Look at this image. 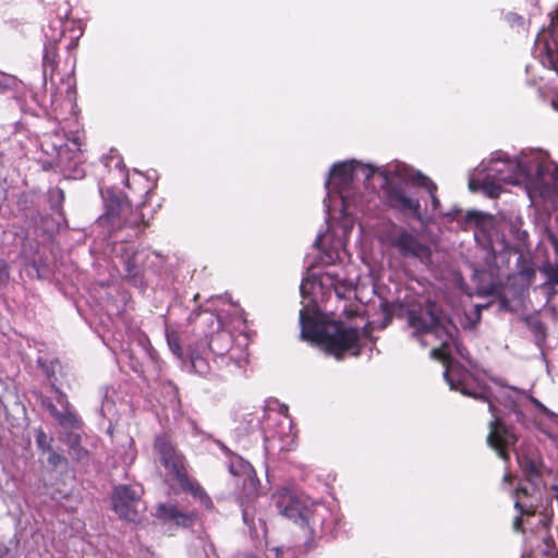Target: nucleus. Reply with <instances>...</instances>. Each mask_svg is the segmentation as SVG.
Listing matches in <instances>:
<instances>
[{"label":"nucleus","mask_w":558,"mask_h":558,"mask_svg":"<svg viewBox=\"0 0 558 558\" xmlns=\"http://www.w3.org/2000/svg\"><path fill=\"white\" fill-rule=\"evenodd\" d=\"M301 336L317 344L326 353L342 360L345 353L361 354L362 344L359 328L347 327L340 320H323L301 311Z\"/></svg>","instance_id":"nucleus-1"},{"label":"nucleus","mask_w":558,"mask_h":558,"mask_svg":"<svg viewBox=\"0 0 558 558\" xmlns=\"http://www.w3.org/2000/svg\"><path fill=\"white\" fill-rule=\"evenodd\" d=\"M154 450L158 453L161 464L171 471L184 493L190 494L206 510L215 508L214 502L199 482L189 475L186 458L174 445L170 435L163 433L156 435Z\"/></svg>","instance_id":"nucleus-2"},{"label":"nucleus","mask_w":558,"mask_h":558,"mask_svg":"<svg viewBox=\"0 0 558 558\" xmlns=\"http://www.w3.org/2000/svg\"><path fill=\"white\" fill-rule=\"evenodd\" d=\"M305 534V549L315 547L316 539L332 535L336 519L332 511L323 502L310 501L298 524Z\"/></svg>","instance_id":"nucleus-3"},{"label":"nucleus","mask_w":558,"mask_h":558,"mask_svg":"<svg viewBox=\"0 0 558 558\" xmlns=\"http://www.w3.org/2000/svg\"><path fill=\"white\" fill-rule=\"evenodd\" d=\"M232 343V333L222 328L213 332L207 343L211 353L217 357L216 363L220 367H226V372L221 374L222 377L240 375L245 368V359H235L229 354Z\"/></svg>","instance_id":"nucleus-4"},{"label":"nucleus","mask_w":558,"mask_h":558,"mask_svg":"<svg viewBox=\"0 0 558 558\" xmlns=\"http://www.w3.org/2000/svg\"><path fill=\"white\" fill-rule=\"evenodd\" d=\"M388 240L390 246L403 258L424 262L432 256L430 247L420 239L418 234L403 227L395 225L388 234Z\"/></svg>","instance_id":"nucleus-5"},{"label":"nucleus","mask_w":558,"mask_h":558,"mask_svg":"<svg viewBox=\"0 0 558 558\" xmlns=\"http://www.w3.org/2000/svg\"><path fill=\"white\" fill-rule=\"evenodd\" d=\"M534 53L545 68L558 75V8L551 15L548 28L538 33Z\"/></svg>","instance_id":"nucleus-6"},{"label":"nucleus","mask_w":558,"mask_h":558,"mask_svg":"<svg viewBox=\"0 0 558 558\" xmlns=\"http://www.w3.org/2000/svg\"><path fill=\"white\" fill-rule=\"evenodd\" d=\"M534 53L545 68L558 75V8L551 15L548 28L538 33Z\"/></svg>","instance_id":"nucleus-7"},{"label":"nucleus","mask_w":558,"mask_h":558,"mask_svg":"<svg viewBox=\"0 0 558 558\" xmlns=\"http://www.w3.org/2000/svg\"><path fill=\"white\" fill-rule=\"evenodd\" d=\"M143 488L120 484L113 487L111 494L112 510L129 522H135L138 518V506L142 502Z\"/></svg>","instance_id":"nucleus-8"},{"label":"nucleus","mask_w":558,"mask_h":558,"mask_svg":"<svg viewBox=\"0 0 558 558\" xmlns=\"http://www.w3.org/2000/svg\"><path fill=\"white\" fill-rule=\"evenodd\" d=\"M271 501L280 515L298 525L311 500L293 489L283 487L271 495Z\"/></svg>","instance_id":"nucleus-9"},{"label":"nucleus","mask_w":558,"mask_h":558,"mask_svg":"<svg viewBox=\"0 0 558 558\" xmlns=\"http://www.w3.org/2000/svg\"><path fill=\"white\" fill-rule=\"evenodd\" d=\"M102 219L113 230H119L124 227L136 228L140 227L141 223L146 226V223L140 220L138 216L134 214L129 201L120 196H113L107 201L106 214Z\"/></svg>","instance_id":"nucleus-10"},{"label":"nucleus","mask_w":558,"mask_h":558,"mask_svg":"<svg viewBox=\"0 0 558 558\" xmlns=\"http://www.w3.org/2000/svg\"><path fill=\"white\" fill-rule=\"evenodd\" d=\"M383 193L389 208L422 220L420 199L408 196L400 184L387 180L383 185Z\"/></svg>","instance_id":"nucleus-11"},{"label":"nucleus","mask_w":558,"mask_h":558,"mask_svg":"<svg viewBox=\"0 0 558 558\" xmlns=\"http://www.w3.org/2000/svg\"><path fill=\"white\" fill-rule=\"evenodd\" d=\"M517 436L511 429L502 422L501 418L495 417L489 423V433L487 435V444L494 450H496L499 458L504 461L510 459L509 446H513L517 442Z\"/></svg>","instance_id":"nucleus-12"},{"label":"nucleus","mask_w":558,"mask_h":558,"mask_svg":"<svg viewBox=\"0 0 558 558\" xmlns=\"http://www.w3.org/2000/svg\"><path fill=\"white\" fill-rule=\"evenodd\" d=\"M409 325L415 329L416 333H438L444 329L440 320L439 311L434 302H427L425 312L410 311L408 313Z\"/></svg>","instance_id":"nucleus-13"},{"label":"nucleus","mask_w":558,"mask_h":558,"mask_svg":"<svg viewBox=\"0 0 558 558\" xmlns=\"http://www.w3.org/2000/svg\"><path fill=\"white\" fill-rule=\"evenodd\" d=\"M157 517L163 522H171L178 527L190 529L198 521L195 510L183 511L175 505L160 504L157 507Z\"/></svg>","instance_id":"nucleus-14"},{"label":"nucleus","mask_w":558,"mask_h":558,"mask_svg":"<svg viewBox=\"0 0 558 558\" xmlns=\"http://www.w3.org/2000/svg\"><path fill=\"white\" fill-rule=\"evenodd\" d=\"M489 171L493 172L492 177L494 180L508 184H517L523 175L522 165L518 160L509 158L506 160H492Z\"/></svg>","instance_id":"nucleus-15"},{"label":"nucleus","mask_w":558,"mask_h":558,"mask_svg":"<svg viewBox=\"0 0 558 558\" xmlns=\"http://www.w3.org/2000/svg\"><path fill=\"white\" fill-rule=\"evenodd\" d=\"M465 374V369L461 366H447L445 372V378L447 383L450 385V388L453 390L460 391L463 396L473 398L475 400H480L483 402L488 403L489 411L495 414L496 407L495 404L489 400V398L485 393L472 391L468 389L461 377Z\"/></svg>","instance_id":"nucleus-16"},{"label":"nucleus","mask_w":558,"mask_h":558,"mask_svg":"<svg viewBox=\"0 0 558 558\" xmlns=\"http://www.w3.org/2000/svg\"><path fill=\"white\" fill-rule=\"evenodd\" d=\"M354 167L351 162H339L332 166L328 183L335 185L340 192L349 189L353 181Z\"/></svg>","instance_id":"nucleus-17"},{"label":"nucleus","mask_w":558,"mask_h":558,"mask_svg":"<svg viewBox=\"0 0 558 558\" xmlns=\"http://www.w3.org/2000/svg\"><path fill=\"white\" fill-rule=\"evenodd\" d=\"M62 34H60L59 38L49 40L44 46V54H43V74L45 80L49 77L52 80L58 64H59V54H58V43L61 39Z\"/></svg>","instance_id":"nucleus-18"},{"label":"nucleus","mask_w":558,"mask_h":558,"mask_svg":"<svg viewBox=\"0 0 558 558\" xmlns=\"http://www.w3.org/2000/svg\"><path fill=\"white\" fill-rule=\"evenodd\" d=\"M138 252L133 245L123 244L120 250V257L122 259L126 276L131 279H136L142 274V268L137 263Z\"/></svg>","instance_id":"nucleus-19"},{"label":"nucleus","mask_w":558,"mask_h":558,"mask_svg":"<svg viewBox=\"0 0 558 558\" xmlns=\"http://www.w3.org/2000/svg\"><path fill=\"white\" fill-rule=\"evenodd\" d=\"M246 471L242 475L241 494L246 501H252L259 496L260 481L253 466H245Z\"/></svg>","instance_id":"nucleus-20"},{"label":"nucleus","mask_w":558,"mask_h":558,"mask_svg":"<svg viewBox=\"0 0 558 558\" xmlns=\"http://www.w3.org/2000/svg\"><path fill=\"white\" fill-rule=\"evenodd\" d=\"M325 279L333 288L335 293L339 299H347V294L354 290L352 281L341 278L336 272L327 271L325 274Z\"/></svg>","instance_id":"nucleus-21"},{"label":"nucleus","mask_w":558,"mask_h":558,"mask_svg":"<svg viewBox=\"0 0 558 558\" xmlns=\"http://www.w3.org/2000/svg\"><path fill=\"white\" fill-rule=\"evenodd\" d=\"M81 440L78 434H69L68 436L69 456L73 462H82L89 458V451L81 445Z\"/></svg>","instance_id":"nucleus-22"},{"label":"nucleus","mask_w":558,"mask_h":558,"mask_svg":"<svg viewBox=\"0 0 558 558\" xmlns=\"http://www.w3.org/2000/svg\"><path fill=\"white\" fill-rule=\"evenodd\" d=\"M57 422L62 427H65V428L77 429V428H81V426L83 425L82 420L76 415V413L71 411L70 408H65L64 411H61V413L59 414V416L57 418Z\"/></svg>","instance_id":"nucleus-23"},{"label":"nucleus","mask_w":558,"mask_h":558,"mask_svg":"<svg viewBox=\"0 0 558 558\" xmlns=\"http://www.w3.org/2000/svg\"><path fill=\"white\" fill-rule=\"evenodd\" d=\"M190 360L192 368L195 373L201 376H206L210 372V365L205 357H203L198 351L191 349L190 350Z\"/></svg>","instance_id":"nucleus-24"},{"label":"nucleus","mask_w":558,"mask_h":558,"mask_svg":"<svg viewBox=\"0 0 558 558\" xmlns=\"http://www.w3.org/2000/svg\"><path fill=\"white\" fill-rule=\"evenodd\" d=\"M65 199L64 191L56 187L49 191L48 201L50 208L60 216H64L63 203Z\"/></svg>","instance_id":"nucleus-25"},{"label":"nucleus","mask_w":558,"mask_h":558,"mask_svg":"<svg viewBox=\"0 0 558 558\" xmlns=\"http://www.w3.org/2000/svg\"><path fill=\"white\" fill-rule=\"evenodd\" d=\"M520 465L522 469V472L525 476H527L530 480L532 478H541L542 473V463L537 462L530 458H523L520 461Z\"/></svg>","instance_id":"nucleus-26"},{"label":"nucleus","mask_w":558,"mask_h":558,"mask_svg":"<svg viewBox=\"0 0 558 558\" xmlns=\"http://www.w3.org/2000/svg\"><path fill=\"white\" fill-rule=\"evenodd\" d=\"M35 439L39 450L43 452L51 451L52 437H49L41 427L35 430Z\"/></svg>","instance_id":"nucleus-27"},{"label":"nucleus","mask_w":558,"mask_h":558,"mask_svg":"<svg viewBox=\"0 0 558 558\" xmlns=\"http://www.w3.org/2000/svg\"><path fill=\"white\" fill-rule=\"evenodd\" d=\"M524 322L527 326V328L537 337H545L546 335V327L542 323V320L534 318V317H525Z\"/></svg>","instance_id":"nucleus-28"},{"label":"nucleus","mask_w":558,"mask_h":558,"mask_svg":"<svg viewBox=\"0 0 558 558\" xmlns=\"http://www.w3.org/2000/svg\"><path fill=\"white\" fill-rule=\"evenodd\" d=\"M492 174H489L483 182V185H482V189L484 191V193L490 197V198H497L499 197L500 193H501V186L496 183L495 181H489L488 178L490 177Z\"/></svg>","instance_id":"nucleus-29"},{"label":"nucleus","mask_w":558,"mask_h":558,"mask_svg":"<svg viewBox=\"0 0 558 558\" xmlns=\"http://www.w3.org/2000/svg\"><path fill=\"white\" fill-rule=\"evenodd\" d=\"M412 180L424 187L428 193L437 192V185L422 172H416Z\"/></svg>","instance_id":"nucleus-30"},{"label":"nucleus","mask_w":558,"mask_h":558,"mask_svg":"<svg viewBox=\"0 0 558 558\" xmlns=\"http://www.w3.org/2000/svg\"><path fill=\"white\" fill-rule=\"evenodd\" d=\"M245 466H252L251 463L247 461L242 460L241 458H238L229 464V471L234 476L241 477L242 475L247 472Z\"/></svg>","instance_id":"nucleus-31"},{"label":"nucleus","mask_w":558,"mask_h":558,"mask_svg":"<svg viewBox=\"0 0 558 558\" xmlns=\"http://www.w3.org/2000/svg\"><path fill=\"white\" fill-rule=\"evenodd\" d=\"M167 341L172 353L178 357H182V348L179 336L175 332L167 333Z\"/></svg>","instance_id":"nucleus-32"},{"label":"nucleus","mask_w":558,"mask_h":558,"mask_svg":"<svg viewBox=\"0 0 558 558\" xmlns=\"http://www.w3.org/2000/svg\"><path fill=\"white\" fill-rule=\"evenodd\" d=\"M519 276L521 279L531 282L535 278V269L531 264H527L525 260H522V266L519 269Z\"/></svg>","instance_id":"nucleus-33"},{"label":"nucleus","mask_w":558,"mask_h":558,"mask_svg":"<svg viewBox=\"0 0 558 558\" xmlns=\"http://www.w3.org/2000/svg\"><path fill=\"white\" fill-rule=\"evenodd\" d=\"M51 388L57 393V402L61 404L63 409L70 408L71 404L68 396L57 386L56 379L52 380Z\"/></svg>","instance_id":"nucleus-34"},{"label":"nucleus","mask_w":558,"mask_h":558,"mask_svg":"<svg viewBox=\"0 0 558 558\" xmlns=\"http://www.w3.org/2000/svg\"><path fill=\"white\" fill-rule=\"evenodd\" d=\"M514 508L519 510V513L521 515L532 517L536 512V506L530 504L525 505L521 502L520 500H515Z\"/></svg>","instance_id":"nucleus-35"},{"label":"nucleus","mask_w":558,"mask_h":558,"mask_svg":"<svg viewBox=\"0 0 558 558\" xmlns=\"http://www.w3.org/2000/svg\"><path fill=\"white\" fill-rule=\"evenodd\" d=\"M48 452H49L48 463L51 466L58 468L61 464H66L68 463L66 458L64 456L58 453L57 451L51 449V451H48Z\"/></svg>","instance_id":"nucleus-36"},{"label":"nucleus","mask_w":558,"mask_h":558,"mask_svg":"<svg viewBox=\"0 0 558 558\" xmlns=\"http://www.w3.org/2000/svg\"><path fill=\"white\" fill-rule=\"evenodd\" d=\"M448 348V342L447 340H442L441 342V345L439 348H434L432 351H430V355L432 357L436 359V360H439V361H445L446 360V350Z\"/></svg>","instance_id":"nucleus-37"},{"label":"nucleus","mask_w":558,"mask_h":558,"mask_svg":"<svg viewBox=\"0 0 558 558\" xmlns=\"http://www.w3.org/2000/svg\"><path fill=\"white\" fill-rule=\"evenodd\" d=\"M43 404L49 411L50 415L57 420L61 411H59L51 401H43Z\"/></svg>","instance_id":"nucleus-38"},{"label":"nucleus","mask_w":558,"mask_h":558,"mask_svg":"<svg viewBox=\"0 0 558 558\" xmlns=\"http://www.w3.org/2000/svg\"><path fill=\"white\" fill-rule=\"evenodd\" d=\"M343 314L347 318H353L359 316V307L357 306H349L343 308Z\"/></svg>","instance_id":"nucleus-39"},{"label":"nucleus","mask_w":558,"mask_h":558,"mask_svg":"<svg viewBox=\"0 0 558 558\" xmlns=\"http://www.w3.org/2000/svg\"><path fill=\"white\" fill-rule=\"evenodd\" d=\"M10 78L0 74V94L5 93L10 88L9 84Z\"/></svg>","instance_id":"nucleus-40"},{"label":"nucleus","mask_w":558,"mask_h":558,"mask_svg":"<svg viewBox=\"0 0 558 558\" xmlns=\"http://www.w3.org/2000/svg\"><path fill=\"white\" fill-rule=\"evenodd\" d=\"M523 515L519 514L518 517H515L514 521H513V529L518 532H524V529H523Z\"/></svg>","instance_id":"nucleus-41"},{"label":"nucleus","mask_w":558,"mask_h":558,"mask_svg":"<svg viewBox=\"0 0 558 558\" xmlns=\"http://www.w3.org/2000/svg\"><path fill=\"white\" fill-rule=\"evenodd\" d=\"M437 338L439 339H442L445 337L444 340H447L450 339L452 337V335L450 333V331L447 329V327L444 325V329H440L438 331V333H434Z\"/></svg>","instance_id":"nucleus-42"},{"label":"nucleus","mask_w":558,"mask_h":558,"mask_svg":"<svg viewBox=\"0 0 558 558\" xmlns=\"http://www.w3.org/2000/svg\"><path fill=\"white\" fill-rule=\"evenodd\" d=\"M456 345V350H457V353L462 357V359H468L469 356V351L461 344V343H458L456 342L454 343Z\"/></svg>","instance_id":"nucleus-43"},{"label":"nucleus","mask_w":558,"mask_h":558,"mask_svg":"<svg viewBox=\"0 0 558 558\" xmlns=\"http://www.w3.org/2000/svg\"><path fill=\"white\" fill-rule=\"evenodd\" d=\"M534 403L538 407V409L545 414L547 415L548 417H551L554 415V413L548 409L546 408L544 404H542L539 401H537L536 399H534Z\"/></svg>","instance_id":"nucleus-44"},{"label":"nucleus","mask_w":558,"mask_h":558,"mask_svg":"<svg viewBox=\"0 0 558 558\" xmlns=\"http://www.w3.org/2000/svg\"><path fill=\"white\" fill-rule=\"evenodd\" d=\"M430 198H432V205H433V208L434 209H438L439 205H440V201L437 198L436 196V192H433V193H428Z\"/></svg>","instance_id":"nucleus-45"},{"label":"nucleus","mask_w":558,"mask_h":558,"mask_svg":"<svg viewBox=\"0 0 558 558\" xmlns=\"http://www.w3.org/2000/svg\"><path fill=\"white\" fill-rule=\"evenodd\" d=\"M515 496L519 497L520 495H523V496H529V490L526 487H518L514 492Z\"/></svg>","instance_id":"nucleus-46"},{"label":"nucleus","mask_w":558,"mask_h":558,"mask_svg":"<svg viewBox=\"0 0 558 558\" xmlns=\"http://www.w3.org/2000/svg\"><path fill=\"white\" fill-rule=\"evenodd\" d=\"M9 274V267H8V264L5 262H1L0 263V275H7L8 276Z\"/></svg>","instance_id":"nucleus-47"},{"label":"nucleus","mask_w":558,"mask_h":558,"mask_svg":"<svg viewBox=\"0 0 558 558\" xmlns=\"http://www.w3.org/2000/svg\"><path fill=\"white\" fill-rule=\"evenodd\" d=\"M545 544L548 548H550L549 551H553L551 548L555 546V541L553 538V536H548L545 538Z\"/></svg>","instance_id":"nucleus-48"},{"label":"nucleus","mask_w":558,"mask_h":558,"mask_svg":"<svg viewBox=\"0 0 558 558\" xmlns=\"http://www.w3.org/2000/svg\"><path fill=\"white\" fill-rule=\"evenodd\" d=\"M77 44H78V39L77 38H72L71 41L69 43L68 45V49H74L77 47Z\"/></svg>","instance_id":"nucleus-49"},{"label":"nucleus","mask_w":558,"mask_h":558,"mask_svg":"<svg viewBox=\"0 0 558 558\" xmlns=\"http://www.w3.org/2000/svg\"><path fill=\"white\" fill-rule=\"evenodd\" d=\"M551 178H553V180H554L555 184H557V185H558V167H556V168L554 169V171H553V173H551Z\"/></svg>","instance_id":"nucleus-50"},{"label":"nucleus","mask_w":558,"mask_h":558,"mask_svg":"<svg viewBox=\"0 0 558 558\" xmlns=\"http://www.w3.org/2000/svg\"><path fill=\"white\" fill-rule=\"evenodd\" d=\"M541 522H542V524H543L546 529H548V527H549V525H550V523H551V520H550V518H548V517H546V515H545V517H544V519H543Z\"/></svg>","instance_id":"nucleus-51"},{"label":"nucleus","mask_w":558,"mask_h":558,"mask_svg":"<svg viewBox=\"0 0 558 558\" xmlns=\"http://www.w3.org/2000/svg\"><path fill=\"white\" fill-rule=\"evenodd\" d=\"M545 555L548 558H558V550H556V551H545Z\"/></svg>","instance_id":"nucleus-52"},{"label":"nucleus","mask_w":558,"mask_h":558,"mask_svg":"<svg viewBox=\"0 0 558 558\" xmlns=\"http://www.w3.org/2000/svg\"><path fill=\"white\" fill-rule=\"evenodd\" d=\"M505 480H506V481H509V480H510V475H506V476H505Z\"/></svg>","instance_id":"nucleus-53"}]
</instances>
